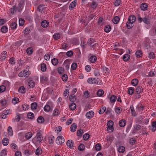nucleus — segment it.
<instances>
[{"label":"nucleus","mask_w":156,"mask_h":156,"mask_svg":"<svg viewBox=\"0 0 156 156\" xmlns=\"http://www.w3.org/2000/svg\"><path fill=\"white\" fill-rule=\"evenodd\" d=\"M107 130L109 132H112L113 130V122L112 121L110 120L107 123Z\"/></svg>","instance_id":"nucleus-1"},{"label":"nucleus","mask_w":156,"mask_h":156,"mask_svg":"<svg viewBox=\"0 0 156 156\" xmlns=\"http://www.w3.org/2000/svg\"><path fill=\"white\" fill-rule=\"evenodd\" d=\"M64 142V139L62 136H58L56 140V142L58 145L61 144Z\"/></svg>","instance_id":"nucleus-2"},{"label":"nucleus","mask_w":156,"mask_h":156,"mask_svg":"<svg viewBox=\"0 0 156 156\" xmlns=\"http://www.w3.org/2000/svg\"><path fill=\"white\" fill-rule=\"evenodd\" d=\"M87 82L90 84L98 83V81L95 78H89L87 80Z\"/></svg>","instance_id":"nucleus-3"},{"label":"nucleus","mask_w":156,"mask_h":156,"mask_svg":"<svg viewBox=\"0 0 156 156\" xmlns=\"http://www.w3.org/2000/svg\"><path fill=\"white\" fill-rule=\"evenodd\" d=\"M24 5V0H21L18 6V10L19 12H20L22 8H23Z\"/></svg>","instance_id":"nucleus-4"},{"label":"nucleus","mask_w":156,"mask_h":156,"mask_svg":"<svg viewBox=\"0 0 156 156\" xmlns=\"http://www.w3.org/2000/svg\"><path fill=\"white\" fill-rule=\"evenodd\" d=\"M94 112L92 111H90L87 113L86 116L87 118L90 119L94 116Z\"/></svg>","instance_id":"nucleus-5"},{"label":"nucleus","mask_w":156,"mask_h":156,"mask_svg":"<svg viewBox=\"0 0 156 156\" xmlns=\"http://www.w3.org/2000/svg\"><path fill=\"white\" fill-rule=\"evenodd\" d=\"M66 145L69 148H72L74 147L73 142L71 140H68L66 142Z\"/></svg>","instance_id":"nucleus-6"},{"label":"nucleus","mask_w":156,"mask_h":156,"mask_svg":"<svg viewBox=\"0 0 156 156\" xmlns=\"http://www.w3.org/2000/svg\"><path fill=\"white\" fill-rule=\"evenodd\" d=\"M41 25L43 28L47 27L49 25L48 22L46 20H44L41 22Z\"/></svg>","instance_id":"nucleus-7"},{"label":"nucleus","mask_w":156,"mask_h":156,"mask_svg":"<svg viewBox=\"0 0 156 156\" xmlns=\"http://www.w3.org/2000/svg\"><path fill=\"white\" fill-rule=\"evenodd\" d=\"M77 126L76 124L75 123H73L70 127V131L72 132H75L77 128Z\"/></svg>","instance_id":"nucleus-8"},{"label":"nucleus","mask_w":156,"mask_h":156,"mask_svg":"<svg viewBox=\"0 0 156 156\" xmlns=\"http://www.w3.org/2000/svg\"><path fill=\"white\" fill-rule=\"evenodd\" d=\"M77 1L76 0L73 1L70 4L69 6V8L71 10L76 5Z\"/></svg>","instance_id":"nucleus-9"},{"label":"nucleus","mask_w":156,"mask_h":156,"mask_svg":"<svg viewBox=\"0 0 156 156\" xmlns=\"http://www.w3.org/2000/svg\"><path fill=\"white\" fill-rule=\"evenodd\" d=\"M7 54V52L6 51H3L2 53L1 56L0 58L1 60L2 61H3L6 57V55Z\"/></svg>","instance_id":"nucleus-10"},{"label":"nucleus","mask_w":156,"mask_h":156,"mask_svg":"<svg viewBox=\"0 0 156 156\" xmlns=\"http://www.w3.org/2000/svg\"><path fill=\"white\" fill-rule=\"evenodd\" d=\"M136 20V17L135 16L133 15L132 16H129L128 18V21H131L132 23H134Z\"/></svg>","instance_id":"nucleus-11"},{"label":"nucleus","mask_w":156,"mask_h":156,"mask_svg":"<svg viewBox=\"0 0 156 156\" xmlns=\"http://www.w3.org/2000/svg\"><path fill=\"white\" fill-rule=\"evenodd\" d=\"M37 121L38 123H42L44 122V119L43 117L40 116L38 118Z\"/></svg>","instance_id":"nucleus-12"},{"label":"nucleus","mask_w":156,"mask_h":156,"mask_svg":"<svg viewBox=\"0 0 156 156\" xmlns=\"http://www.w3.org/2000/svg\"><path fill=\"white\" fill-rule=\"evenodd\" d=\"M143 89L141 87L138 86L137 87L135 90V92L137 94H140L143 91Z\"/></svg>","instance_id":"nucleus-13"},{"label":"nucleus","mask_w":156,"mask_h":156,"mask_svg":"<svg viewBox=\"0 0 156 156\" xmlns=\"http://www.w3.org/2000/svg\"><path fill=\"white\" fill-rule=\"evenodd\" d=\"M126 121L124 119H122L120 120L119 122V125L121 127H124L126 124Z\"/></svg>","instance_id":"nucleus-14"},{"label":"nucleus","mask_w":156,"mask_h":156,"mask_svg":"<svg viewBox=\"0 0 156 156\" xmlns=\"http://www.w3.org/2000/svg\"><path fill=\"white\" fill-rule=\"evenodd\" d=\"M133 23H132L131 21L129 22L128 21V22H127L126 23V27L127 28L130 29L132 28L133 26Z\"/></svg>","instance_id":"nucleus-15"},{"label":"nucleus","mask_w":156,"mask_h":156,"mask_svg":"<svg viewBox=\"0 0 156 156\" xmlns=\"http://www.w3.org/2000/svg\"><path fill=\"white\" fill-rule=\"evenodd\" d=\"M120 20V18L118 16L115 17L113 19V22L114 24H117Z\"/></svg>","instance_id":"nucleus-16"},{"label":"nucleus","mask_w":156,"mask_h":156,"mask_svg":"<svg viewBox=\"0 0 156 156\" xmlns=\"http://www.w3.org/2000/svg\"><path fill=\"white\" fill-rule=\"evenodd\" d=\"M55 140V137L53 136H50L48 137V142L49 144H52Z\"/></svg>","instance_id":"nucleus-17"},{"label":"nucleus","mask_w":156,"mask_h":156,"mask_svg":"<svg viewBox=\"0 0 156 156\" xmlns=\"http://www.w3.org/2000/svg\"><path fill=\"white\" fill-rule=\"evenodd\" d=\"M7 130L9 135L10 136H12L13 135V131L12 127L10 126H9Z\"/></svg>","instance_id":"nucleus-18"},{"label":"nucleus","mask_w":156,"mask_h":156,"mask_svg":"<svg viewBox=\"0 0 156 156\" xmlns=\"http://www.w3.org/2000/svg\"><path fill=\"white\" fill-rule=\"evenodd\" d=\"M2 143L4 146H7L9 143V140L6 138H4L2 140Z\"/></svg>","instance_id":"nucleus-19"},{"label":"nucleus","mask_w":156,"mask_h":156,"mask_svg":"<svg viewBox=\"0 0 156 156\" xmlns=\"http://www.w3.org/2000/svg\"><path fill=\"white\" fill-rule=\"evenodd\" d=\"M51 63L53 65L56 66L58 63V59L55 58L52 59L51 60Z\"/></svg>","instance_id":"nucleus-20"},{"label":"nucleus","mask_w":156,"mask_h":156,"mask_svg":"<svg viewBox=\"0 0 156 156\" xmlns=\"http://www.w3.org/2000/svg\"><path fill=\"white\" fill-rule=\"evenodd\" d=\"M97 60L96 57L94 55L91 56L90 58V61L92 63H94Z\"/></svg>","instance_id":"nucleus-21"},{"label":"nucleus","mask_w":156,"mask_h":156,"mask_svg":"<svg viewBox=\"0 0 156 156\" xmlns=\"http://www.w3.org/2000/svg\"><path fill=\"white\" fill-rule=\"evenodd\" d=\"M117 99L116 97L114 95H112L110 98V101L111 103H114Z\"/></svg>","instance_id":"nucleus-22"},{"label":"nucleus","mask_w":156,"mask_h":156,"mask_svg":"<svg viewBox=\"0 0 156 156\" xmlns=\"http://www.w3.org/2000/svg\"><path fill=\"white\" fill-rule=\"evenodd\" d=\"M76 105L74 103H72L69 105V108L71 110L73 111L76 108Z\"/></svg>","instance_id":"nucleus-23"},{"label":"nucleus","mask_w":156,"mask_h":156,"mask_svg":"<svg viewBox=\"0 0 156 156\" xmlns=\"http://www.w3.org/2000/svg\"><path fill=\"white\" fill-rule=\"evenodd\" d=\"M28 85L30 88L33 87L35 86V83L32 80H30L28 83Z\"/></svg>","instance_id":"nucleus-24"},{"label":"nucleus","mask_w":156,"mask_h":156,"mask_svg":"<svg viewBox=\"0 0 156 156\" xmlns=\"http://www.w3.org/2000/svg\"><path fill=\"white\" fill-rule=\"evenodd\" d=\"M111 29V27L109 25H107L105 27L104 30L106 32L108 33L110 31Z\"/></svg>","instance_id":"nucleus-25"},{"label":"nucleus","mask_w":156,"mask_h":156,"mask_svg":"<svg viewBox=\"0 0 156 156\" xmlns=\"http://www.w3.org/2000/svg\"><path fill=\"white\" fill-rule=\"evenodd\" d=\"M1 30L2 33H6L8 31V28L6 26H4L2 27Z\"/></svg>","instance_id":"nucleus-26"},{"label":"nucleus","mask_w":156,"mask_h":156,"mask_svg":"<svg viewBox=\"0 0 156 156\" xmlns=\"http://www.w3.org/2000/svg\"><path fill=\"white\" fill-rule=\"evenodd\" d=\"M42 153V151L41 148L38 147L35 152V154L36 155L39 156L41 155Z\"/></svg>","instance_id":"nucleus-27"},{"label":"nucleus","mask_w":156,"mask_h":156,"mask_svg":"<svg viewBox=\"0 0 156 156\" xmlns=\"http://www.w3.org/2000/svg\"><path fill=\"white\" fill-rule=\"evenodd\" d=\"M138 80L136 79H135L131 81V84L133 86H136L138 84Z\"/></svg>","instance_id":"nucleus-28"},{"label":"nucleus","mask_w":156,"mask_h":156,"mask_svg":"<svg viewBox=\"0 0 156 156\" xmlns=\"http://www.w3.org/2000/svg\"><path fill=\"white\" fill-rule=\"evenodd\" d=\"M11 148L12 149L13 151H15L16 150H18V149L17 148L16 145L14 143H12L11 144Z\"/></svg>","instance_id":"nucleus-29"},{"label":"nucleus","mask_w":156,"mask_h":156,"mask_svg":"<svg viewBox=\"0 0 156 156\" xmlns=\"http://www.w3.org/2000/svg\"><path fill=\"white\" fill-rule=\"evenodd\" d=\"M101 145L100 144H96L95 146V149L97 151H99L101 149Z\"/></svg>","instance_id":"nucleus-30"},{"label":"nucleus","mask_w":156,"mask_h":156,"mask_svg":"<svg viewBox=\"0 0 156 156\" xmlns=\"http://www.w3.org/2000/svg\"><path fill=\"white\" fill-rule=\"evenodd\" d=\"M147 5L145 3L142 4L140 6L141 9L143 10H146L147 9Z\"/></svg>","instance_id":"nucleus-31"},{"label":"nucleus","mask_w":156,"mask_h":156,"mask_svg":"<svg viewBox=\"0 0 156 156\" xmlns=\"http://www.w3.org/2000/svg\"><path fill=\"white\" fill-rule=\"evenodd\" d=\"M94 42V40L93 38H90L88 40L87 44L89 46H90Z\"/></svg>","instance_id":"nucleus-32"},{"label":"nucleus","mask_w":156,"mask_h":156,"mask_svg":"<svg viewBox=\"0 0 156 156\" xmlns=\"http://www.w3.org/2000/svg\"><path fill=\"white\" fill-rule=\"evenodd\" d=\"M130 58V56L128 54L124 55L123 57V60L125 61H128Z\"/></svg>","instance_id":"nucleus-33"},{"label":"nucleus","mask_w":156,"mask_h":156,"mask_svg":"<svg viewBox=\"0 0 156 156\" xmlns=\"http://www.w3.org/2000/svg\"><path fill=\"white\" fill-rule=\"evenodd\" d=\"M135 54L137 57L140 58L141 56L142 53L141 50H138L136 52Z\"/></svg>","instance_id":"nucleus-34"},{"label":"nucleus","mask_w":156,"mask_h":156,"mask_svg":"<svg viewBox=\"0 0 156 156\" xmlns=\"http://www.w3.org/2000/svg\"><path fill=\"white\" fill-rule=\"evenodd\" d=\"M97 94L98 96L101 97L104 93V91L102 90H99L97 92Z\"/></svg>","instance_id":"nucleus-35"},{"label":"nucleus","mask_w":156,"mask_h":156,"mask_svg":"<svg viewBox=\"0 0 156 156\" xmlns=\"http://www.w3.org/2000/svg\"><path fill=\"white\" fill-rule=\"evenodd\" d=\"M125 151V148L123 146H120L119 147L118 151L120 153H123Z\"/></svg>","instance_id":"nucleus-36"},{"label":"nucleus","mask_w":156,"mask_h":156,"mask_svg":"<svg viewBox=\"0 0 156 156\" xmlns=\"http://www.w3.org/2000/svg\"><path fill=\"white\" fill-rule=\"evenodd\" d=\"M41 69L42 71L44 72L46 70V66L45 64L43 63L41 65Z\"/></svg>","instance_id":"nucleus-37"},{"label":"nucleus","mask_w":156,"mask_h":156,"mask_svg":"<svg viewBox=\"0 0 156 156\" xmlns=\"http://www.w3.org/2000/svg\"><path fill=\"white\" fill-rule=\"evenodd\" d=\"M37 104L36 103H33L31 105V108L32 109H36L37 108Z\"/></svg>","instance_id":"nucleus-38"},{"label":"nucleus","mask_w":156,"mask_h":156,"mask_svg":"<svg viewBox=\"0 0 156 156\" xmlns=\"http://www.w3.org/2000/svg\"><path fill=\"white\" fill-rule=\"evenodd\" d=\"M17 27L16 23L15 22L12 23L10 25V27L12 29H15Z\"/></svg>","instance_id":"nucleus-39"},{"label":"nucleus","mask_w":156,"mask_h":156,"mask_svg":"<svg viewBox=\"0 0 156 156\" xmlns=\"http://www.w3.org/2000/svg\"><path fill=\"white\" fill-rule=\"evenodd\" d=\"M134 91V88L133 87H130L128 90V93L130 95L132 94Z\"/></svg>","instance_id":"nucleus-40"},{"label":"nucleus","mask_w":156,"mask_h":156,"mask_svg":"<svg viewBox=\"0 0 156 156\" xmlns=\"http://www.w3.org/2000/svg\"><path fill=\"white\" fill-rule=\"evenodd\" d=\"M130 108L133 115L134 116H135L136 115V113L135 111L134 110L133 105H131L130 106Z\"/></svg>","instance_id":"nucleus-41"},{"label":"nucleus","mask_w":156,"mask_h":156,"mask_svg":"<svg viewBox=\"0 0 156 156\" xmlns=\"http://www.w3.org/2000/svg\"><path fill=\"white\" fill-rule=\"evenodd\" d=\"M33 51V49L32 48H28L27 49V53L29 55L31 54Z\"/></svg>","instance_id":"nucleus-42"},{"label":"nucleus","mask_w":156,"mask_h":156,"mask_svg":"<svg viewBox=\"0 0 156 156\" xmlns=\"http://www.w3.org/2000/svg\"><path fill=\"white\" fill-rule=\"evenodd\" d=\"M47 77L45 76H43L41 78V81L42 83L44 82L47 81Z\"/></svg>","instance_id":"nucleus-43"},{"label":"nucleus","mask_w":156,"mask_h":156,"mask_svg":"<svg viewBox=\"0 0 156 156\" xmlns=\"http://www.w3.org/2000/svg\"><path fill=\"white\" fill-rule=\"evenodd\" d=\"M32 136V133L31 132H28L26 134L25 137L27 139H29L31 138Z\"/></svg>","instance_id":"nucleus-44"},{"label":"nucleus","mask_w":156,"mask_h":156,"mask_svg":"<svg viewBox=\"0 0 156 156\" xmlns=\"http://www.w3.org/2000/svg\"><path fill=\"white\" fill-rule=\"evenodd\" d=\"M69 99L71 101H74L76 100V98L75 95L73 94L69 96Z\"/></svg>","instance_id":"nucleus-45"},{"label":"nucleus","mask_w":156,"mask_h":156,"mask_svg":"<svg viewBox=\"0 0 156 156\" xmlns=\"http://www.w3.org/2000/svg\"><path fill=\"white\" fill-rule=\"evenodd\" d=\"M44 110L45 112H49L50 109V107L48 105H46L44 108Z\"/></svg>","instance_id":"nucleus-46"},{"label":"nucleus","mask_w":156,"mask_h":156,"mask_svg":"<svg viewBox=\"0 0 156 156\" xmlns=\"http://www.w3.org/2000/svg\"><path fill=\"white\" fill-rule=\"evenodd\" d=\"M27 117L29 119H32L34 117V115L33 113L30 112L27 115Z\"/></svg>","instance_id":"nucleus-47"},{"label":"nucleus","mask_w":156,"mask_h":156,"mask_svg":"<svg viewBox=\"0 0 156 156\" xmlns=\"http://www.w3.org/2000/svg\"><path fill=\"white\" fill-rule=\"evenodd\" d=\"M64 71V68L63 67H59L58 68V73L60 74H62L63 73Z\"/></svg>","instance_id":"nucleus-48"},{"label":"nucleus","mask_w":156,"mask_h":156,"mask_svg":"<svg viewBox=\"0 0 156 156\" xmlns=\"http://www.w3.org/2000/svg\"><path fill=\"white\" fill-rule=\"evenodd\" d=\"M18 91L19 92L21 93H24L25 92V88L23 86H22L20 87L18 89Z\"/></svg>","instance_id":"nucleus-49"},{"label":"nucleus","mask_w":156,"mask_h":156,"mask_svg":"<svg viewBox=\"0 0 156 156\" xmlns=\"http://www.w3.org/2000/svg\"><path fill=\"white\" fill-rule=\"evenodd\" d=\"M53 37L56 40H58L60 37V35L59 34L55 33L53 35Z\"/></svg>","instance_id":"nucleus-50"},{"label":"nucleus","mask_w":156,"mask_h":156,"mask_svg":"<svg viewBox=\"0 0 156 156\" xmlns=\"http://www.w3.org/2000/svg\"><path fill=\"white\" fill-rule=\"evenodd\" d=\"M143 21L144 23L147 24H149L150 23V21L149 19L146 17H144L143 19Z\"/></svg>","instance_id":"nucleus-51"},{"label":"nucleus","mask_w":156,"mask_h":156,"mask_svg":"<svg viewBox=\"0 0 156 156\" xmlns=\"http://www.w3.org/2000/svg\"><path fill=\"white\" fill-rule=\"evenodd\" d=\"M43 139V137L41 135H38L37 138V140L39 143L41 142Z\"/></svg>","instance_id":"nucleus-52"},{"label":"nucleus","mask_w":156,"mask_h":156,"mask_svg":"<svg viewBox=\"0 0 156 156\" xmlns=\"http://www.w3.org/2000/svg\"><path fill=\"white\" fill-rule=\"evenodd\" d=\"M23 109L24 110H28L29 108V105H27L26 104H25L22 105Z\"/></svg>","instance_id":"nucleus-53"},{"label":"nucleus","mask_w":156,"mask_h":156,"mask_svg":"<svg viewBox=\"0 0 156 156\" xmlns=\"http://www.w3.org/2000/svg\"><path fill=\"white\" fill-rule=\"evenodd\" d=\"M62 80L64 81H66L68 79V76L67 75L64 74H63L62 77Z\"/></svg>","instance_id":"nucleus-54"},{"label":"nucleus","mask_w":156,"mask_h":156,"mask_svg":"<svg viewBox=\"0 0 156 156\" xmlns=\"http://www.w3.org/2000/svg\"><path fill=\"white\" fill-rule=\"evenodd\" d=\"M90 137V135L88 133H86L84 134L83 136V138L84 140H87Z\"/></svg>","instance_id":"nucleus-55"},{"label":"nucleus","mask_w":156,"mask_h":156,"mask_svg":"<svg viewBox=\"0 0 156 156\" xmlns=\"http://www.w3.org/2000/svg\"><path fill=\"white\" fill-rule=\"evenodd\" d=\"M106 110L105 107H103L101 108L99 111V113L100 114H102Z\"/></svg>","instance_id":"nucleus-56"},{"label":"nucleus","mask_w":156,"mask_h":156,"mask_svg":"<svg viewBox=\"0 0 156 156\" xmlns=\"http://www.w3.org/2000/svg\"><path fill=\"white\" fill-rule=\"evenodd\" d=\"M59 113V111L57 109H55L53 111V115L54 116H57Z\"/></svg>","instance_id":"nucleus-57"},{"label":"nucleus","mask_w":156,"mask_h":156,"mask_svg":"<svg viewBox=\"0 0 156 156\" xmlns=\"http://www.w3.org/2000/svg\"><path fill=\"white\" fill-rule=\"evenodd\" d=\"M16 6L14 5L10 9V12L12 13H14L16 12Z\"/></svg>","instance_id":"nucleus-58"},{"label":"nucleus","mask_w":156,"mask_h":156,"mask_svg":"<svg viewBox=\"0 0 156 156\" xmlns=\"http://www.w3.org/2000/svg\"><path fill=\"white\" fill-rule=\"evenodd\" d=\"M121 2V1L120 0H116L114 2V5L116 6H119Z\"/></svg>","instance_id":"nucleus-59"},{"label":"nucleus","mask_w":156,"mask_h":156,"mask_svg":"<svg viewBox=\"0 0 156 156\" xmlns=\"http://www.w3.org/2000/svg\"><path fill=\"white\" fill-rule=\"evenodd\" d=\"M85 148L83 144H80L78 147V149L80 151H83Z\"/></svg>","instance_id":"nucleus-60"},{"label":"nucleus","mask_w":156,"mask_h":156,"mask_svg":"<svg viewBox=\"0 0 156 156\" xmlns=\"http://www.w3.org/2000/svg\"><path fill=\"white\" fill-rule=\"evenodd\" d=\"M73 53L72 51H67L66 53V55L68 57L72 56L73 55Z\"/></svg>","instance_id":"nucleus-61"},{"label":"nucleus","mask_w":156,"mask_h":156,"mask_svg":"<svg viewBox=\"0 0 156 156\" xmlns=\"http://www.w3.org/2000/svg\"><path fill=\"white\" fill-rule=\"evenodd\" d=\"M24 23V20L23 19H20L19 20V25L20 26H22Z\"/></svg>","instance_id":"nucleus-62"},{"label":"nucleus","mask_w":156,"mask_h":156,"mask_svg":"<svg viewBox=\"0 0 156 156\" xmlns=\"http://www.w3.org/2000/svg\"><path fill=\"white\" fill-rule=\"evenodd\" d=\"M94 74L96 76H99L100 75V73L99 70L98 69H95L94 70Z\"/></svg>","instance_id":"nucleus-63"},{"label":"nucleus","mask_w":156,"mask_h":156,"mask_svg":"<svg viewBox=\"0 0 156 156\" xmlns=\"http://www.w3.org/2000/svg\"><path fill=\"white\" fill-rule=\"evenodd\" d=\"M6 154V151L5 150H3L2 151L1 153V156H5Z\"/></svg>","instance_id":"nucleus-64"}]
</instances>
